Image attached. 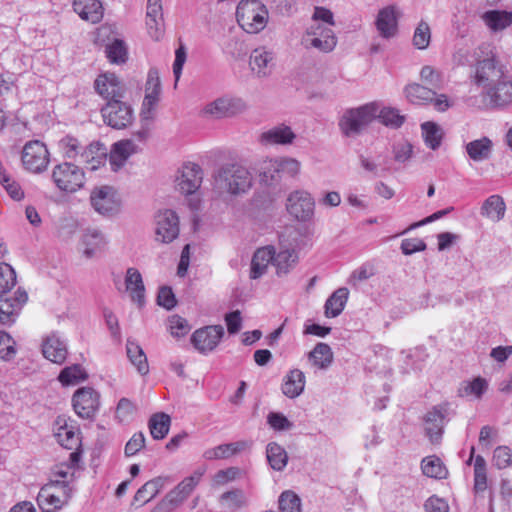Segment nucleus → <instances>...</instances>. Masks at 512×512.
Returning a JSON list of instances; mask_svg holds the SVG:
<instances>
[{
	"label": "nucleus",
	"mask_w": 512,
	"mask_h": 512,
	"mask_svg": "<svg viewBox=\"0 0 512 512\" xmlns=\"http://www.w3.org/2000/svg\"><path fill=\"white\" fill-rule=\"evenodd\" d=\"M214 184L220 192L239 195L251 188L252 176L247 168L238 164H228L217 171Z\"/></svg>",
	"instance_id": "nucleus-1"
},
{
	"label": "nucleus",
	"mask_w": 512,
	"mask_h": 512,
	"mask_svg": "<svg viewBox=\"0 0 512 512\" xmlns=\"http://www.w3.org/2000/svg\"><path fill=\"white\" fill-rule=\"evenodd\" d=\"M236 19L244 31L254 34L265 28L268 11L259 0H242L236 9Z\"/></svg>",
	"instance_id": "nucleus-2"
},
{
	"label": "nucleus",
	"mask_w": 512,
	"mask_h": 512,
	"mask_svg": "<svg viewBox=\"0 0 512 512\" xmlns=\"http://www.w3.org/2000/svg\"><path fill=\"white\" fill-rule=\"evenodd\" d=\"M377 113L378 104L376 102L348 109L339 120V128L345 136L355 137L376 118Z\"/></svg>",
	"instance_id": "nucleus-3"
},
{
	"label": "nucleus",
	"mask_w": 512,
	"mask_h": 512,
	"mask_svg": "<svg viewBox=\"0 0 512 512\" xmlns=\"http://www.w3.org/2000/svg\"><path fill=\"white\" fill-rule=\"evenodd\" d=\"M505 67L502 65L494 54L488 55L482 59H478L473 66L470 75L472 83L481 87L483 91L499 82L504 78Z\"/></svg>",
	"instance_id": "nucleus-4"
},
{
	"label": "nucleus",
	"mask_w": 512,
	"mask_h": 512,
	"mask_svg": "<svg viewBox=\"0 0 512 512\" xmlns=\"http://www.w3.org/2000/svg\"><path fill=\"white\" fill-rule=\"evenodd\" d=\"M52 179L59 190L73 193L83 187L85 174L79 166L64 162L54 167Z\"/></svg>",
	"instance_id": "nucleus-5"
},
{
	"label": "nucleus",
	"mask_w": 512,
	"mask_h": 512,
	"mask_svg": "<svg viewBox=\"0 0 512 512\" xmlns=\"http://www.w3.org/2000/svg\"><path fill=\"white\" fill-rule=\"evenodd\" d=\"M101 114L106 125L118 130L128 127L134 119L132 107L122 99L108 101Z\"/></svg>",
	"instance_id": "nucleus-6"
},
{
	"label": "nucleus",
	"mask_w": 512,
	"mask_h": 512,
	"mask_svg": "<svg viewBox=\"0 0 512 512\" xmlns=\"http://www.w3.org/2000/svg\"><path fill=\"white\" fill-rule=\"evenodd\" d=\"M286 209L297 221L307 222L314 215L315 201L309 192L296 190L289 194Z\"/></svg>",
	"instance_id": "nucleus-7"
},
{
	"label": "nucleus",
	"mask_w": 512,
	"mask_h": 512,
	"mask_svg": "<svg viewBox=\"0 0 512 512\" xmlns=\"http://www.w3.org/2000/svg\"><path fill=\"white\" fill-rule=\"evenodd\" d=\"M512 103V82L501 78L499 82L482 92V104L479 106L484 109H494L507 106Z\"/></svg>",
	"instance_id": "nucleus-8"
},
{
	"label": "nucleus",
	"mask_w": 512,
	"mask_h": 512,
	"mask_svg": "<svg viewBox=\"0 0 512 512\" xmlns=\"http://www.w3.org/2000/svg\"><path fill=\"white\" fill-rule=\"evenodd\" d=\"M303 41L307 48L313 47L324 53L331 52L337 44L333 30L320 23L310 25Z\"/></svg>",
	"instance_id": "nucleus-9"
},
{
	"label": "nucleus",
	"mask_w": 512,
	"mask_h": 512,
	"mask_svg": "<svg viewBox=\"0 0 512 512\" xmlns=\"http://www.w3.org/2000/svg\"><path fill=\"white\" fill-rule=\"evenodd\" d=\"M22 162L27 170L34 173L45 170L49 163L46 145L38 140L26 143L22 151Z\"/></svg>",
	"instance_id": "nucleus-10"
},
{
	"label": "nucleus",
	"mask_w": 512,
	"mask_h": 512,
	"mask_svg": "<svg viewBox=\"0 0 512 512\" xmlns=\"http://www.w3.org/2000/svg\"><path fill=\"white\" fill-rule=\"evenodd\" d=\"M449 404L441 403L433 406L424 417L425 433L432 443H439L443 429L448 421Z\"/></svg>",
	"instance_id": "nucleus-11"
},
{
	"label": "nucleus",
	"mask_w": 512,
	"mask_h": 512,
	"mask_svg": "<svg viewBox=\"0 0 512 512\" xmlns=\"http://www.w3.org/2000/svg\"><path fill=\"white\" fill-rule=\"evenodd\" d=\"M224 328L222 325H210L197 329L191 336V343L202 354L213 351L222 337Z\"/></svg>",
	"instance_id": "nucleus-12"
},
{
	"label": "nucleus",
	"mask_w": 512,
	"mask_h": 512,
	"mask_svg": "<svg viewBox=\"0 0 512 512\" xmlns=\"http://www.w3.org/2000/svg\"><path fill=\"white\" fill-rule=\"evenodd\" d=\"M74 411L84 419L92 418L99 407V394L90 387L78 389L72 398Z\"/></svg>",
	"instance_id": "nucleus-13"
},
{
	"label": "nucleus",
	"mask_w": 512,
	"mask_h": 512,
	"mask_svg": "<svg viewBox=\"0 0 512 512\" xmlns=\"http://www.w3.org/2000/svg\"><path fill=\"white\" fill-rule=\"evenodd\" d=\"M156 221V240L162 243H170L179 234V218L177 214L170 209L159 211L155 216Z\"/></svg>",
	"instance_id": "nucleus-14"
},
{
	"label": "nucleus",
	"mask_w": 512,
	"mask_h": 512,
	"mask_svg": "<svg viewBox=\"0 0 512 512\" xmlns=\"http://www.w3.org/2000/svg\"><path fill=\"white\" fill-rule=\"evenodd\" d=\"M91 205L102 215H113L118 212L120 202L116 191L110 186H102L92 191L90 196Z\"/></svg>",
	"instance_id": "nucleus-15"
},
{
	"label": "nucleus",
	"mask_w": 512,
	"mask_h": 512,
	"mask_svg": "<svg viewBox=\"0 0 512 512\" xmlns=\"http://www.w3.org/2000/svg\"><path fill=\"white\" fill-rule=\"evenodd\" d=\"M246 103L241 98L220 97L206 105L204 112L215 118L232 117L244 112Z\"/></svg>",
	"instance_id": "nucleus-16"
},
{
	"label": "nucleus",
	"mask_w": 512,
	"mask_h": 512,
	"mask_svg": "<svg viewBox=\"0 0 512 512\" xmlns=\"http://www.w3.org/2000/svg\"><path fill=\"white\" fill-rule=\"evenodd\" d=\"M202 179L203 172L198 164H185L182 168L181 175L176 179V188L182 194H193L201 186Z\"/></svg>",
	"instance_id": "nucleus-17"
},
{
	"label": "nucleus",
	"mask_w": 512,
	"mask_h": 512,
	"mask_svg": "<svg viewBox=\"0 0 512 512\" xmlns=\"http://www.w3.org/2000/svg\"><path fill=\"white\" fill-rule=\"evenodd\" d=\"M96 92L105 100L124 98L125 89L114 73H105L97 77L94 83Z\"/></svg>",
	"instance_id": "nucleus-18"
},
{
	"label": "nucleus",
	"mask_w": 512,
	"mask_h": 512,
	"mask_svg": "<svg viewBox=\"0 0 512 512\" xmlns=\"http://www.w3.org/2000/svg\"><path fill=\"white\" fill-rule=\"evenodd\" d=\"M28 299L27 293L18 289L14 297H0V322L10 325L15 322L19 311Z\"/></svg>",
	"instance_id": "nucleus-19"
},
{
	"label": "nucleus",
	"mask_w": 512,
	"mask_h": 512,
	"mask_svg": "<svg viewBox=\"0 0 512 512\" xmlns=\"http://www.w3.org/2000/svg\"><path fill=\"white\" fill-rule=\"evenodd\" d=\"M274 60V52L265 46H261L251 52L249 64L257 77L264 78L272 73L275 66Z\"/></svg>",
	"instance_id": "nucleus-20"
},
{
	"label": "nucleus",
	"mask_w": 512,
	"mask_h": 512,
	"mask_svg": "<svg viewBox=\"0 0 512 512\" xmlns=\"http://www.w3.org/2000/svg\"><path fill=\"white\" fill-rule=\"evenodd\" d=\"M146 25L150 37L159 40L164 33V18L161 0H148Z\"/></svg>",
	"instance_id": "nucleus-21"
},
{
	"label": "nucleus",
	"mask_w": 512,
	"mask_h": 512,
	"mask_svg": "<svg viewBox=\"0 0 512 512\" xmlns=\"http://www.w3.org/2000/svg\"><path fill=\"white\" fill-rule=\"evenodd\" d=\"M42 353L49 361L62 364L68 355L66 341L57 333H51L43 341Z\"/></svg>",
	"instance_id": "nucleus-22"
},
{
	"label": "nucleus",
	"mask_w": 512,
	"mask_h": 512,
	"mask_svg": "<svg viewBox=\"0 0 512 512\" xmlns=\"http://www.w3.org/2000/svg\"><path fill=\"white\" fill-rule=\"evenodd\" d=\"M376 29L382 38L390 39L398 32V16L394 6H387L378 12Z\"/></svg>",
	"instance_id": "nucleus-23"
},
{
	"label": "nucleus",
	"mask_w": 512,
	"mask_h": 512,
	"mask_svg": "<svg viewBox=\"0 0 512 512\" xmlns=\"http://www.w3.org/2000/svg\"><path fill=\"white\" fill-rule=\"evenodd\" d=\"M137 150V145L133 142V140L130 139L121 140L114 143L109 155L111 170L114 172L120 170L128 158L132 154L136 153Z\"/></svg>",
	"instance_id": "nucleus-24"
},
{
	"label": "nucleus",
	"mask_w": 512,
	"mask_h": 512,
	"mask_svg": "<svg viewBox=\"0 0 512 512\" xmlns=\"http://www.w3.org/2000/svg\"><path fill=\"white\" fill-rule=\"evenodd\" d=\"M273 254H275L273 246H265L255 251L251 260V279H258L267 272L268 265L273 264Z\"/></svg>",
	"instance_id": "nucleus-25"
},
{
	"label": "nucleus",
	"mask_w": 512,
	"mask_h": 512,
	"mask_svg": "<svg viewBox=\"0 0 512 512\" xmlns=\"http://www.w3.org/2000/svg\"><path fill=\"white\" fill-rule=\"evenodd\" d=\"M73 9L81 19L93 24L103 18V7L99 0H74Z\"/></svg>",
	"instance_id": "nucleus-26"
},
{
	"label": "nucleus",
	"mask_w": 512,
	"mask_h": 512,
	"mask_svg": "<svg viewBox=\"0 0 512 512\" xmlns=\"http://www.w3.org/2000/svg\"><path fill=\"white\" fill-rule=\"evenodd\" d=\"M105 236L97 229H87L81 237L82 253L86 258H92L102 251L106 245Z\"/></svg>",
	"instance_id": "nucleus-27"
},
{
	"label": "nucleus",
	"mask_w": 512,
	"mask_h": 512,
	"mask_svg": "<svg viewBox=\"0 0 512 512\" xmlns=\"http://www.w3.org/2000/svg\"><path fill=\"white\" fill-rule=\"evenodd\" d=\"M282 179L278 159H266L259 166V181L269 188H276Z\"/></svg>",
	"instance_id": "nucleus-28"
},
{
	"label": "nucleus",
	"mask_w": 512,
	"mask_h": 512,
	"mask_svg": "<svg viewBox=\"0 0 512 512\" xmlns=\"http://www.w3.org/2000/svg\"><path fill=\"white\" fill-rule=\"evenodd\" d=\"M305 375L299 369L290 370L283 379L281 390L289 398L298 397L305 387Z\"/></svg>",
	"instance_id": "nucleus-29"
},
{
	"label": "nucleus",
	"mask_w": 512,
	"mask_h": 512,
	"mask_svg": "<svg viewBox=\"0 0 512 512\" xmlns=\"http://www.w3.org/2000/svg\"><path fill=\"white\" fill-rule=\"evenodd\" d=\"M296 135L287 125L281 124L275 126L261 134V142L264 144L274 145H286L291 144L295 139Z\"/></svg>",
	"instance_id": "nucleus-30"
},
{
	"label": "nucleus",
	"mask_w": 512,
	"mask_h": 512,
	"mask_svg": "<svg viewBox=\"0 0 512 512\" xmlns=\"http://www.w3.org/2000/svg\"><path fill=\"white\" fill-rule=\"evenodd\" d=\"M298 253L295 249H280L273 254V265L276 268V274L283 276L288 274L298 263Z\"/></svg>",
	"instance_id": "nucleus-31"
},
{
	"label": "nucleus",
	"mask_w": 512,
	"mask_h": 512,
	"mask_svg": "<svg viewBox=\"0 0 512 512\" xmlns=\"http://www.w3.org/2000/svg\"><path fill=\"white\" fill-rule=\"evenodd\" d=\"M348 296L349 290L346 287L335 290L325 302V316L329 318L339 316L345 308Z\"/></svg>",
	"instance_id": "nucleus-32"
},
{
	"label": "nucleus",
	"mask_w": 512,
	"mask_h": 512,
	"mask_svg": "<svg viewBox=\"0 0 512 512\" xmlns=\"http://www.w3.org/2000/svg\"><path fill=\"white\" fill-rule=\"evenodd\" d=\"M125 283L127 290L131 292L132 300L141 307L145 302V287L140 272L136 268H128Z\"/></svg>",
	"instance_id": "nucleus-33"
},
{
	"label": "nucleus",
	"mask_w": 512,
	"mask_h": 512,
	"mask_svg": "<svg viewBox=\"0 0 512 512\" xmlns=\"http://www.w3.org/2000/svg\"><path fill=\"white\" fill-rule=\"evenodd\" d=\"M161 91V81L159 77V72L156 68H151L148 72L146 86H145V97L143 101V106L151 109L154 105H156L159 94Z\"/></svg>",
	"instance_id": "nucleus-34"
},
{
	"label": "nucleus",
	"mask_w": 512,
	"mask_h": 512,
	"mask_svg": "<svg viewBox=\"0 0 512 512\" xmlns=\"http://www.w3.org/2000/svg\"><path fill=\"white\" fill-rule=\"evenodd\" d=\"M106 157V148L100 142L91 143L89 146L82 148L80 160L82 163L91 165V169L95 170L103 163Z\"/></svg>",
	"instance_id": "nucleus-35"
},
{
	"label": "nucleus",
	"mask_w": 512,
	"mask_h": 512,
	"mask_svg": "<svg viewBox=\"0 0 512 512\" xmlns=\"http://www.w3.org/2000/svg\"><path fill=\"white\" fill-rule=\"evenodd\" d=\"M468 156L476 162L487 160L492 152V141L487 137L473 140L466 144Z\"/></svg>",
	"instance_id": "nucleus-36"
},
{
	"label": "nucleus",
	"mask_w": 512,
	"mask_h": 512,
	"mask_svg": "<svg viewBox=\"0 0 512 512\" xmlns=\"http://www.w3.org/2000/svg\"><path fill=\"white\" fill-rule=\"evenodd\" d=\"M407 99L414 104L430 103L436 96V90L418 83L409 84L405 87Z\"/></svg>",
	"instance_id": "nucleus-37"
},
{
	"label": "nucleus",
	"mask_w": 512,
	"mask_h": 512,
	"mask_svg": "<svg viewBox=\"0 0 512 512\" xmlns=\"http://www.w3.org/2000/svg\"><path fill=\"white\" fill-rule=\"evenodd\" d=\"M485 24L494 32L502 31L512 24V12L491 10L482 16Z\"/></svg>",
	"instance_id": "nucleus-38"
},
{
	"label": "nucleus",
	"mask_w": 512,
	"mask_h": 512,
	"mask_svg": "<svg viewBox=\"0 0 512 512\" xmlns=\"http://www.w3.org/2000/svg\"><path fill=\"white\" fill-rule=\"evenodd\" d=\"M126 352L130 362L140 374L145 375L149 372L146 354L136 341L127 340Z\"/></svg>",
	"instance_id": "nucleus-39"
},
{
	"label": "nucleus",
	"mask_w": 512,
	"mask_h": 512,
	"mask_svg": "<svg viewBox=\"0 0 512 512\" xmlns=\"http://www.w3.org/2000/svg\"><path fill=\"white\" fill-rule=\"evenodd\" d=\"M171 419L166 413L160 412L153 414L148 422L151 436L155 440H161L166 437L169 432Z\"/></svg>",
	"instance_id": "nucleus-40"
},
{
	"label": "nucleus",
	"mask_w": 512,
	"mask_h": 512,
	"mask_svg": "<svg viewBox=\"0 0 512 512\" xmlns=\"http://www.w3.org/2000/svg\"><path fill=\"white\" fill-rule=\"evenodd\" d=\"M505 203L501 196L492 195L488 197L481 207V214L494 221H499L505 214Z\"/></svg>",
	"instance_id": "nucleus-41"
},
{
	"label": "nucleus",
	"mask_w": 512,
	"mask_h": 512,
	"mask_svg": "<svg viewBox=\"0 0 512 512\" xmlns=\"http://www.w3.org/2000/svg\"><path fill=\"white\" fill-rule=\"evenodd\" d=\"M422 136L425 144L432 150H436L440 147L444 132L442 128L435 122H424L421 124Z\"/></svg>",
	"instance_id": "nucleus-42"
},
{
	"label": "nucleus",
	"mask_w": 512,
	"mask_h": 512,
	"mask_svg": "<svg viewBox=\"0 0 512 512\" xmlns=\"http://www.w3.org/2000/svg\"><path fill=\"white\" fill-rule=\"evenodd\" d=\"M37 503L43 512H55L68 502L54 493H50V488H41L37 496Z\"/></svg>",
	"instance_id": "nucleus-43"
},
{
	"label": "nucleus",
	"mask_w": 512,
	"mask_h": 512,
	"mask_svg": "<svg viewBox=\"0 0 512 512\" xmlns=\"http://www.w3.org/2000/svg\"><path fill=\"white\" fill-rule=\"evenodd\" d=\"M421 469L425 476L435 479L446 478L448 471L437 456H428L421 461Z\"/></svg>",
	"instance_id": "nucleus-44"
},
{
	"label": "nucleus",
	"mask_w": 512,
	"mask_h": 512,
	"mask_svg": "<svg viewBox=\"0 0 512 512\" xmlns=\"http://www.w3.org/2000/svg\"><path fill=\"white\" fill-rule=\"evenodd\" d=\"M309 359L320 369L328 368L333 361V352L326 343H317L309 353Z\"/></svg>",
	"instance_id": "nucleus-45"
},
{
	"label": "nucleus",
	"mask_w": 512,
	"mask_h": 512,
	"mask_svg": "<svg viewBox=\"0 0 512 512\" xmlns=\"http://www.w3.org/2000/svg\"><path fill=\"white\" fill-rule=\"evenodd\" d=\"M267 460L272 469L282 471L288 462V455L285 449L279 444L272 442L267 445Z\"/></svg>",
	"instance_id": "nucleus-46"
},
{
	"label": "nucleus",
	"mask_w": 512,
	"mask_h": 512,
	"mask_svg": "<svg viewBox=\"0 0 512 512\" xmlns=\"http://www.w3.org/2000/svg\"><path fill=\"white\" fill-rule=\"evenodd\" d=\"M87 378L88 374L80 364L65 367L58 376V380L63 386L75 385Z\"/></svg>",
	"instance_id": "nucleus-47"
},
{
	"label": "nucleus",
	"mask_w": 512,
	"mask_h": 512,
	"mask_svg": "<svg viewBox=\"0 0 512 512\" xmlns=\"http://www.w3.org/2000/svg\"><path fill=\"white\" fill-rule=\"evenodd\" d=\"M220 501L230 511H237L247 505V497L243 490L232 489L220 496Z\"/></svg>",
	"instance_id": "nucleus-48"
},
{
	"label": "nucleus",
	"mask_w": 512,
	"mask_h": 512,
	"mask_svg": "<svg viewBox=\"0 0 512 512\" xmlns=\"http://www.w3.org/2000/svg\"><path fill=\"white\" fill-rule=\"evenodd\" d=\"M488 487L486 461L477 455L474 461V491L476 494L484 492Z\"/></svg>",
	"instance_id": "nucleus-49"
},
{
	"label": "nucleus",
	"mask_w": 512,
	"mask_h": 512,
	"mask_svg": "<svg viewBox=\"0 0 512 512\" xmlns=\"http://www.w3.org/2000/svg\"><path fill=\"white\" fill-rule=\"evenodd\" d=\"M163 485L162 478L158 477L146 482L142 487H140L135 496V502H141V504H145L154 498Z\"/></svg>",
	"instance_id": "nucleus-50"
},
{
	"label": "nucleus",
	"mask_w": 512,
	"mask_h": 512,
	"mask_svg": "<svg viewBox=\"0 0 512 512\" xmlns=\"http://www.w3.org/2000/svg\"><path fill=\"white\" fill-rule=\"evenodd\" d=\"M376 118H378L383 125L391 128H399L405 120V117L400 115L397 109L391 107H384L382 109L378 107Z\"/></svg>",
	"instance_id": "nucleus-51"
},
{
	"label": "nucleus",
	"mask_w": 512,
	"mask_h": 512,
	"mask_svg": "<svg viewBox=\"0 0 512 512\" xmlns=\"http://www.w3.org/2000/svg\"><path fill=\"white\" fill-rule=\"evenodd\" d=\"M56 436L59 443L67 449H74L80 445L79 433L73 426H68L67 424L61 426Z\"/></svg>",
	"instance_id": "nucleus-52"
},
{
	"label": "nucleus",
	"mask_w": 512,
	"mask_h": 512,
	"mask_svg": "<svg viewBox=\"0 0 512 512\" xmlns=\"http://www.w3.org/2000/svg\"><path fill=\"white\" fill-rule=\"evenodd\" d=\"M239 450V443L221 444L217 447L206 450L204 452V457L207 460L226 459L236 454Z\"/></svg>",
	"instance_id": "nucleus-53"
},
{
	"label": "nucleus",
	"mask_w": 512,
	"mask_h": 512,
	"mask_svg": "<svg viewBox=\"0 0 512 512\" xmlns=\"http://www.w3.org/2000/svg\"><path fill=\"white\" fill-rule=\"evenodd\" d=\"M60 151L62 152L63 156L67 159H76L77 157L80 158V154L82 152V146L78 139L72 136H65L63 137L59 143Z\"/></svg>",
	"instance_id": "nucleus-54"
},
{
	"label": "nucleus",
	"mask_w": 512,
	"mask_h": 512,
	"mask_svg": "<svg viewBox=\"0 0 512 512\" xmlns=\"http://www.w3.org/2000/svg\"><path fill=\"white\" fill-rule=\"evenodd\" d=\"M106 56L112 63L122 64L127 60V49L125 43L120 39H115L106 46Z\"/></svg>",
	"instance_id": "nucleus-55"
},
{
	"label": "nucleus",
	"mask_w": 512,
	"mask_h": 512,
	"mask_svg": "<svg viewBox=\"0 0 512 512\" xmlns=\"http://www.w3.org/2000/svg\"><path fill=\"white\" fill-rule=\"evenodd\" d=\"M431 41V29L429 24L421 20L413 35V45L420 50L426 49Z\"/></svg>",
	"instance_id": "nucleus-56"
},
{
	"label": "nucleus",
	"mask_w": 512,
	"mask_h": 512,
	"mask_svg": "<svg viewBox=\"0 0 512 512\" xmlns=\"http://www.w3.org/2000/svg\"><path fill=\"white\" fill-rule=\"evenodd\" d=\"M281 512H301V500L292 491H284L278 500Z\"/></svg>",
	"instance_id": "nucleus-57"
},
{
	"label": "nucleus",
	"mask_w": 512,
	"mask_h": 512,
	"mask_svg": "<svg viewBox=\"0 0 512 512\" xmlns=\"http://www.w3.org/2000/svg\"><path fill=\"white\" fill-rule=\"evenodd\" d=\"M16 284V273L7 263H0V293L5 294Z\"/></svg>",
	"instance_id": "nucleus-58"
},
{
	"label": "nucleus",
	"mask_w": 512,
	"mask_h": 512,
	"mask_svg": "<svg viewBox=\"0 0 512 512\" xmlns=\"http://www.w3.org/2000/svg\"><path fill=\"white\" fill-rule=\"evenodd\" d=\"M420 77L422 81L427 83L431 88L435 90H440L443 87V79L441 73L429 65L422 67L420 71Z\"/></svg>",
	"instance_id": "nucleus-59"
},
{
	"label": "nucleus",
	"mask_w": 512,
	"mask_h": 512,
	"mask_svg": "<svg viewBox=\"0 0 512 512\" xmlns=\"http://www.w3.org/2000/svg\"><path fill=\"white\" fill-rule=\"evenodd\" d=\"M42 488H50V493H54L61 499H65L66 502L71 498L72 489L69 486L68 481L65 480H51L45 484Z\"/></svg>",
	"instance_id": "nucleus-60"
},
{
	"label": "nucleus",
	"mask_w": 512,
	"mask_h": 512,
	"mask_svg": "<svg viewBox=\"0 0 512 512\" xmlns=\"http://www.w3.org/2000/svg\"><path fill=\"white\" fill-rule=\"evenodd\" d=\"M493 464L498 469H504L512 463V450L507 446H498L493 452Z\"/></svg>",
	"instance_id": "nucleus-61"
},
{
	"label": "nucleus",
	"mask_w": 512,
	"mask_h": 512,
	"mask_svg": "<svg viewBox=\"0 0 512 512\" xmlns=\"http://www.w3.org/2000/svg\"><path fill=\"white\" fill-rule=\"evenodd\" d=\"M14 345H15V341L8 333H6L4 331L0 332V358L1 359L9 360L16 354Z\"/></svg>",
	"instance_id": "nucleus-62"
},
{
	"label": "nucleus",
	"mask_w": 512,
	"mask_h": 512,
	"mask_svg": "<svg viewBox=\"0 0 512 512\" xmlns=\"http://www.w3.org/2000/svg\"><path fill=\"white\" fill-rule=\"evenodd\" d=\"M267 422L274 430L277 431H286L293 427V423L279 412H270L267 416Z\"/></svg>",
	"instance_id": "nucleus-63"
},
{
	"label": "nucleus",
	"mask_w": 512,
	"mask_h": 512,
	"mask_svg": "<svg viewBox=\"0 0 512 512\" xmlns=\"http://www.w3.org/2000/svg\"><path fill=\"white\" fill-rule=\"evenodd\" d=\"M145 447V436L142 432L134 433L125 445L124 454L131 457Z\"/></svg>",
	"instance_id": "nucleus-64"
}]
</instances>
